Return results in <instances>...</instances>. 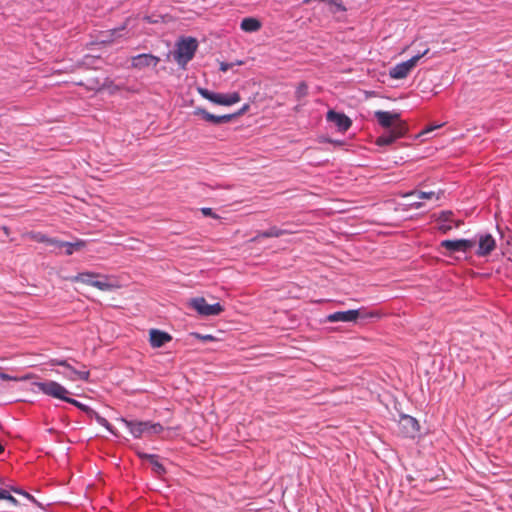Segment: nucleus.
I'll list each match as a JSON object with an SVG mask.
<instances>
[{
    "label": "nucleus",
    "instance_id": "1",
    "mask_svg": "<svg viewBox=\"0 0 512 512\" xmlns=\"http://www.w3.org/2000/svg\"><path fill=\"white\" fill-rule=\"evenodd\" d=\"M34 385L43 394L68 402L77 407L78 409H80L81 411L85 412L88 417H92V413H94V410L90 408L88 405H85L76 399L68 397L67 395L70 392L60 383L49 380L43 382H35Z\"/></svg>",
    "mask_w": 512,
    "mask_h": 512
},
{
    "label": "nucleus",
    "instance_id": "2",
    "mask_svg": "<svg viewBox=\"0 0 512 512\" xmlns=\"http://www.w3.org/2000/svg\"><path fill=\"white\" fill-rule=\"evenodd\" d=\"M198 48V42L193 37H181L175 44L172 52L178 66L186 69L187 64L193 59Z\"/></svg>",
    "mask_w": 512,
    "mask_h": 512
},
{
    "label": "nucleus",
    "instance_id": "3",
    "mask_svg": "<svg viewBox=\"0 0 512 512\" xmlns=\"http://www.w3.org/2000/svg\"><path fill=\"white\" fill-rule=\"evenodd\" d=\"M126 426L134 438H140L143 435H157L160 434L164 428L160 423H153L151 421H136L120 419Z\"/></svg>",
    "mask_w": 512,
    "mask_h": 512
},
{
    "label": "nucleus",
    "instance_id": "4",
    "mask_svg": "<svg viewBox=\"0 0 512 512\" xmlns=\"http://www.w3.org/2000/svg\"><path fill=\"white\" fill-rule=\"evenodd\" d=\"M429 49H425L423 52H418L407 61L396 64L389 71V76L393 79H404L411 72V70L417 65L418 61L428 53Z\"/></svg>",
    "mask_w": 512,
    "mask_h": 512
},
{
    "label": "nucleus",
    "instance_id": "5",
    "mask_svg": "<svg viewBox=\"0 0 512 512\" xmlns=\"http://www.w3.org/2000/svg\"><path fill=\"white\" fill-rule=\"evenodd\" d=\"M198 93L208 101L223 105V106H231L233 104L238 103L241 100L239 93L233 92L230 94L216 93L212 92L206 88H198Z\"/></svg>",
    "mask_w": 512,
    "mask_h": 512
},
{
    "label": "nucleus",
    "instance_id": "6",
    "mask_svg": "<svg viewBox=\"0 0 512 512\" xmlns=\"http://www.w3.org/2000/svg\"><path fill=\"white\" fill-rule=\"evenodd\" d=\"M188 306L201 316H217L223 310V306L220 303L208 304L204 297H195L189 300Z\"/></svg>",
    "mask_w": 512,
    "mask_h": 512
},
{
    "label": "nucleus",
    "instance_id": "7",
    "mask_svg": "<svg viewBox=\"0 0 512 512\" xmlns=\"http://www.w3.org/2000/svg\"><path fill=\"white\" fill-rule=\"evenodd\" d=\"M377 316L374 312L361 314L360 309H351L347 311H336L326 316L325 322H356L359 317L368 318Z\"/></svg>",
    "mask_w": 512,
    "mask_h": 512
},
{
    "label": "nucleus",
    "instance_id": "8",
    "mask_svg": "<svg viewBox=\"0 0 512 512\" xmlns=\"http://www.w3.org/2000/svg\"><path fill=\"white\" fill-rule=\"evenodd\" d=\"M473 240L478 244L475 252L478 257H486L496 248V240L490 233H479Z\"/></svg>",
    "mask_w": 512,
    "mask_h": 512
},
{
    "label": "nucleus",
    "instance_id": "9",
    "mask_svg": "<svg viewBox=\"0 0 512 512\" xmlns=\"http://www.w3.org/2000/svg\"><path fill=\"white\" fill-rule=\"evenodd\" d=\"M406 133V125L404 122H398L394 128L386 129V131L380 135L376 144L378 146H386L394 143L398 138L402 137Z\"/></svg>",
    "mask_w": 512,
    "mask_h": 512
},
{
    "label": "nucleus",
    "instance_id": "10",
    "mask_svg": "<svg viewBox=\"0 0 512 512\" xmlns=\"http://www.w3.org/2000/svg\"><path fill=\"white\" fill-rule=\"evenodd\" d=\"M476 244L475 240L471 239H455L450 240L446 239L441 241L440 245L442 248L446 249L449 253L455 252H463L466 253L470 251Z\"/></svg>",
    "mask_w": 512,
    "mask_h": 512
},
{
    "label": "nucleus",
    "instance_id": "11",
    "mask_svg": "<svg viewBox=\"0 0 512 512\" xmlns=\"http://www.w3.org/2000/svg\"><path fill=\"white\" fill-rule=\"evenodd\" d=\"M399 426L402 434L408 438H414L420 429L418 421L414 417L406 414L401 415Z\"/></svg>",
    "mask_w": 512,
    "mask_h": 512
},
{
    "label": "nucleus",
    "instance_id": "12",
    "mask_svg": "<svg viewBox=\"0 0 512 512\" xmlns=\"http://www.w3.org/2000/svg\"><path fill=\"white\" fill-rule=\"evenodd\" d=\"M453 212L450 210L442 211L439 213L437 217V221L439 223L438 230L442 233H447L453 228H458L462 224L460 220L453 219Z\"/></svg>",
    "mask_w": 512,
    "mask_h": 512
},
{
    "label": "nucleus",
    "instance_id": "13",
    "mask_svg": "<svg viewBox=\"0 0 512 512\" xmlns=\"http://www.w3.org/2000/svg\"><path fill=\"white\" fill-rule=\"evenodd\" d=\"M374 116L385 129H392L398 122H403L400 119V114L396 112L378 110L375 111Z\"/></svg>",
    "mask_w": 512,
    "mask_h": 512
},
{
    "label": "nucleus",
    "instance_id": "14",
    "mask_svg": "<svg viewBox=\"0 0 512 512\" xmlns=\"http://www.w3.org/2000/svg\"><path fill=\"white\" fill-rule=\"evenodd\" d=\"M160 62V58L152 54H139L132 57L131 66L135 69L142 70L147 67H156Z\"/></svg>",
    "mask_w": 512,
    "mask_h": 512
},
{
    "label": "nucleus",
    "instance_id": "15",
    "mask_svg": "<svg viewBox=\"0 0 512 512\" xmlns=\"http://www.w3.org/2000/svg\"><path fill=\"white\" fill-rule=\"evenodd\" d=\"M326 119L328 122L335 124V126L341 132L347 131L352 125V121L348 116H346L344 113L336 112L334 110H329L327 112Z\"/></svg>",
    "mask_w": 512,
    "mask_h": 512
},
{
    "label": "nucleus",
    "instance_id": "16",
    "mask_svg": "<svg viewBox=\"0 0 512 512\" xmlns=\"http://www.w3.org/2000/svg\"><path fill=\"white\" fill-rule=\"evenodd\" d=\"M65 378H67L70 381H88L90 377V372L86 369L78 370L74 367H72L69 364V367H66V371L61 373Z\"/></svg>",
    "mask_w": 512,
    "mask_h": 512
},
{
    "label": "nucleus",
    "instance_id": "17",
    "mask_svg": "<svg viewBox=\"0 0 512 512\" xmlns=\"http://www.w3.org/2000/svg\"><path fill=\"white\" fill-rule=\"evenodd\" d=\"M172 337L163 331L152 329L150 331V344L154 348H159L171 341Z\"/></svg>",
    "mask_w": 512,
    "mask_h": 512
},
{
    "label": "nucleus",
    "instance_id": "18",
    "mask_svg": "<svg viewBox=\"0 0 512 512\" xmlns=\"http://www.w3.org/2000/svg\"><path fill=\"white\" fill-rule=\"evenodd\" d=\"M290 233H291L290 230L281 229L276 226H272L266 231L258 232L257 235L252 239V241H258L260 238L280 237V236L290 234Z\"/></svg>",
    "mask_w": 512,
    "mask_h": 512
},
{
    "label": "nucleus",
    "instance_id": "19",
    "mask_svg": "<svg viewBox=\"0 0 512 512\" xmlns=\"http://www.w3.org/2000/svg\"><path fill=\"white\" fill-rule=\"evenodd\" d=\"M240 28L246 32H253L262 28V23L254 17H247L241 21Z\"/></svg>",
    "mask_w": 512,
    "mask_h": 512
},
{
    "label": "nucleus",
    "instance_id": "20",
    "mask_svg": "<svg viewBox=\"0 0 512 512\" xmlns=\"http://www.w3.org/2000/svg\"><path fill=\"white\" fill-rule=\"evenodd\" d=\"M99 275L92 272H82L78 273L74 278V282H81L90 286H93V283Z\"/></svg>",
    "mask_w": 512,
    "mask_h": 512
},
{
    "label": "nucleus",
    "instance_id": "21",
    "mask_svg": "<svg viewBox=\"0 0 512 512\" xmlns=\"http://www.w3.org/2000/svg\"><path fill=\"white\" fill-rule=\"evenodd\" d=\"M85 241L84 240H77L75 242H64L63 247L64 253L66 255H72L75 251H78L85 247Z\"/></svg>",
    "mask_w": 512,
    "mask_h": 512
},
{
    "label": "nucleus",
    "instance_id": "22",
    "mask_svg": "<svg viewBox=\"0 0 512 512\" xmlns=\"http://www.w3.org/2000/svg\"><path fill=\"white\" fill-rule=\"evenodd\" d=\"M194 114L197 116H201L202 119H204L207 122L219 125V116L211 114L203 108H196L194 110Z\"/></svg>",
    "mask_w": 512,
    "mask_h": 512
},
{
    "label": "nucleus",
    "instance_id": "23",
    "mask_svg": "<svg viewBox=\"0 0 512 512\" xmlns=\"http://www.w3.org/2000/svg\"><path fill=\"white\" fill-rule=\"evenodd\" d=\"M93 419H95V421L103 426L104 428H106L111 434L113 435H117L116 434V431L115 429L113 428V426L108 422V420L104 417H102L100 414H98L95 410H94V413H92V417Z\"/></svg>",
    "mask_w": 512,
    "mask_h": 512
},
{
    "label": "nucleus",
    "instance_id": "24",
    "mask_svg": "<svg viewBox=\"0 0 512 512\" xmlns=\"http://www.w3.org/2000/svg\"><path fill=\"white\" fill-rule=\"evenodd\" d=\"M93 287H96V288H98L101 291H109L114 286L111 283L108 282V280H107V278L105 276H100L99 275V277L95 279V281L93 283Z\"/></svg>",
    "mask_w": 512,
    "mask_h": 512
},
{
    "label": "nucleus",
    "instance_id": "25",
    "mask_svg": "<svg viewBox=\"0 0 512 512\" xmlns=\"http://www.w3.org/2000/svg\"><path fill=\"white\" fill-rule=\"evenodd\" d=\"M149 462H150V464L152 466V470L157 475H164L166 473V469L163 466V464L159 462L157 455H155L154 459L150 460Z\"/></svg>",
    "mask_w": 512,
    "mask_h": 512
},
{
    "label": "nucleus",
    "instance_id": "26",
    "mask_svg": "<svg viewBox=\"0 0 512 512\" xmlns=\"http://www.w3.org/2000/svg\"><path fill=\"white\" fill-rule=\"evenodd\" d=\"M308 94V85L306 82H301L296 87L295 97L297 100H301Z\"/></svg>",
    "mask_w": 512,
    "mask_h": 512
},
{
    "label": "nucleus",
    "instance_id": "27",
    "mask_svg": "<svg viewBox=\"0 0 512 512\" xmlns=\"http://www.w3.org/2000/svg\"><path fill=\"white\" fill-rule=\"evenodd\" d=\"M412 196H416L419 200L421 199H430L434 196V192L430 191V192H423V191H419V192H416V191H413V192H409L407 194L404 195V197H412Z\"/></svg>",
    "mask_w": 512,
    "mask_h": 512
},
{
    "label": "nucleus",
    "instance_id": "28",
    "mask_svg": "<svg viewBox=\"0 0 512 512\" xmlns=\"http://www.w3.org/2000/svg\"><path fill=\"white\" fill-rule=\"evenodd\" d=\"M65 241H61L59 239H56V238H50V240H46V244L48 246H52L56 249H62L63 245Z\"/></svg>",
    "mask_w": 512,
    "mask_h": 512
},
{
    "label": "nucleus",
    "instance_id": "29",
    "mask_svg": "<svg viewBox=\"0 0 512 512\" xmlns=\"http://www.w3.org/2000/svg\"><path fill=\"white\" fill-rule=\"evenodd\" d=\"M236 64H237V65H241V64H243V61H237V62H236ZM234 65H235V63H233V62H230V63H229V62H221V63H220V67H219V69H220V71H222V72H227V71H228L229 69H231Z\"/></svg>",
    "mask_w": 512,
    "mask_h": 512
},
{
    "label": "nucleus",
    "instance_id": "30",
    "mask_svg": "<svg viewBox=\"0 0 512 512\" xmlns=\"http://www.w3.org/2000/svg\"><path fill=\"white\" fill-rule=\"evenodd\" d=\"M1 494L4 497H0V500L5 499L11 502L13 505L17 504V500L7 490L1 488Z\"/></svg>",
    "mask_w": 512,
    "mask_h": 512
},
{
    "label": "nucleus",
    "instance_id": "31",
    "mask_svg": "<svg viewBox=\"0 0 512 512\" xmlns=\"http://www.w3.org/2000/svg\"><path fill=\"white\" fill-rule=\"evenodd\" d=\"M201 212L204 216L206 217H212V218H215V219H219L220 217L218 215H216L212 208H209V207H203L201 208Z\"/></svg>",
    "mask_w": 512,
    "mask_h": 512
},
{
    "label": "nucleus",
    "instance_id": "32",
    "mask_svg": "<svg viewBox=\"0 0 512 512\" xmlns=\"http://www.w3.org/2000/svg\"><path fill=\"white\" fill-rule=\"evenodd\" d=\"M235 118V114H225L219 116V124L228 123Z\"/></svg>",
    "mask_w": 512,
    "mask_h": 512
},
{
    "label": "nucleus",
    "instance_id": "33",
    "mask_svg": "<svg viewBox=\"0 0 512 512\" xmlns=\"http://www.w3.org/2000/svg\"><path fill=\"white\" fill-rule=\"evenodd\" d=\"M51 364L52 365H58V366H63V367H69V362L68 360H65V359H52L51 360Z\"/></svg>",
    "mask_w": 512,
    "mask_h": 512
},
{
    "label": "nucleus",
    "instance_id": "34",
    "mask_svg": "<svg viewBox=\"0 0 512 512\" xmlns=\"http://www.w3.org/2000/svg\"><path fill=\"white\" fill-rule=\"evenodd\" d=\"M137 456H138L140 459H142V460L150 461V460L154 459L155 454H148V453H145V452H140V451H138V452H137Z\"/></svg>",
    "mask_w": 512,
    "mask_h": 512
},
{
    "label": "nucleus",
    "instance_id": "35",
    "mask_svg": "<svg viewBox=\"0 0 512 512\" xmlns=\"http://www.w3.org/2000/svg\"><path fill=\"white\" fill-rule=\"evenodd\" d=\"M0 379L5 380V381L15 380L14 377H12V376H10V375H8L6 373H3V372L0 373Z\"/></svg>",
    "mask_w": 512,
    "mask_h": 512
},
{
    "label": "nucleus",
    "instance_id": "36",
    "mask_svg": "<svg viewBox=\"0 0 512 512\" xmlns=\"http://www.w3.org/2000/svg\"><path fill=\"white\" fill-rule=\"evenodd\" d=\"M409 206H411L412 208L418 209L422 206V203L418 200H415V201L410 202Z\"/></svg>",
    "mask_w": 512,
    "mask_h": 512
},
{
    "label": "nucleus",
    "instance_id": "37",
    "mask_svg": "<svg viewBox=\"0 0 512 512\" xmlns=\"http://www.w3.org/2000/svg\"><path fill=\"white\" fill-rule=\"evenodd\" d=\"M248 107H249V106H248L247 104H246V105H244V106H243L239 111H237L236 113H234V114H235V117H238V116H240V115L244 114V113H245V111L248 109Z\"/></svg>",
    "mask_w": 512,
    "mask_h": 512
},
{
    "label": "nucleus",
    "instance_id": "38",
    "mask_svg": "<svg viewBox=\"0 0 512 512\" xmlns=\"http://www.w3.org/2000/svg\"><path fill=\"white\" fill-rule=\"evenodd\" d=\"M37 240L39 242H42V243H45L46 244V240H50V237H47L45 235H41L39 238H37Z\"/></svg>",
    "mask_w": 512,
    "mask_h": 512
},
{
    "label": "nucleus",
    "instance_id": "39",
    "mask_svg": "<svg viewBox=\"0 0 512 512\" xmlns=\"http://www.w3.org/2000/svg\"><path fill=\"white\" fill-rule=\"evenodd\" d=\"M201 339L204 341H209V340L213 339V336L212 335H203V336H201Z\"/></svg>",
    "mask_w": 512,
    "mask_h": 512
},
{
    "label": "nucleus",
    "instance_id": "40",
    "mask_svg": "<svg viewBox=\"0 0 512 512\" xmlns=\"http://www.w3.org/2000/svg\"><path fill=\"white\" fill-rule=\"evenodd\" d=\"M438 127H441V125H438ZM435 128H437V126H435V127H429V128H427V129H425V130L423 131V134L429 133V132L433 131Z\"/></svg>",
    "mask_w": 512,
    "mask_h": 512
},
{
    "label": "nucleus",
    "instance_id": "41",
    "mask_svg": "<svg viewBox=\"0 0 512 512\" xmlns=\"http://www.w3.org/2000/svg\"><path fill=\"white\" fill-rule=\"evenodd\" d=\"M14 491H15L16 493L23 494V495H24V496H26L27 498H32L28 493H26V492H22L21 490H17V489H15Z\"/></svg>",
    "mask_w": 512,
    "mask_h": 512
},
{
    "label": "nucleus",
    "instance_id": "42",
    "mask_svg": "<svg viewBox=\"0 0 512 512\" xmlns=\"http://www.w3.org/2000/svg\"><path fill=\"white\" fill-rule=\"evenodd\" d=\"M4 448L2 446V444L0 443V454L3 452Z\"/></svg>",
    "mask_w": 512,
    "mask_h": 512
}]
</instances>
